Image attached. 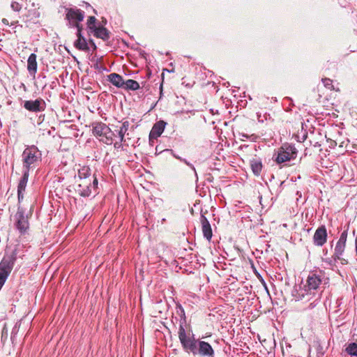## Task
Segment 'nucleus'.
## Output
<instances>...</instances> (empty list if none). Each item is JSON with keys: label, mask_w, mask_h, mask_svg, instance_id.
I'll return each mask as SVG.
<instances>
[{"label": "nucleus", "mask_w": 357, "mask_h": 357, "mask_svg": "<svg viewBox=\"0 0 357 357\" xmlns=\"http://www.w3.org/2000/svg\"><path fill=\"white\" fill-rule=\"evenodd\" d=\"M328 280L324 271L319 268L311 271L305 282L294 287L292 296L297 301H310L313 297L318 299L321 298L324 285Z\"/></svg>", "instance_id": "obj_1"}, {"label": "nucleus", "mask_w": 357, "mask_h": 357, "mask_svg": "<svg viewBox=\"0 0 357 357\" xmlns=\"http://www.w3.org/2000/svg\"><path fill=\"white\" fill-rule=\"evenodd\" d=\"M192 340L184 350L185 352L192 354L193 356L215 357V351L208 342L195 337Z\"/></svg>", "instance_id": "obj_2"}, {"label": "nucleus", "mask_w": 357, "mask_h": 357, "mask_svg": "<svg viewBox=\"0 0 357 357\" xmlns=\"http://www.w3.org/2000/svg\"><path fill=\"white\" fill-rule=\"evenodd\" d=\"M41 151L35 145L27 146L22 154L24 170L29 172L41 161Z\"/></svg>", "instance_id": "obj_3"}, {"label": "nucleus", "mask_w": 357, "mask_h": 357, "mask_svg": "<svg viewBox=\"0 0 357 357\" xmlns=\"http://www.w3.org/2000/svg\"><path fill=\"white\" fill-rule=\"evenodd\" d=\"M17 258V252L15 249L10 253H6L0 262V290L11 273Z\"/></svg>", "instance_id": "obj_4"}, {"label": "nucleus", "mask_w": 357, "mask_h": 357, "mask_svg": "<svg viewBox=\"0 0 357 357\" xmlns=\"http://www.w3.org/2000/svg\"><path fill=\"white\" fill-rule=\"evenodd\" d=\"M91 127L92 134L100 142L107 145L113 144L114 133L108 126L102 122L96 121L91 123Z\"/></svg>", "instance_id": "obj_5"}, {"label": "nucleus", "mask_w": 357, "mask_h": 357, "mask_svg": "<svg viewBox=\"0 0 357 357\" xmlns=\"http://www.w3.org/2000/svg\"><path fill=\"white\" fill-rule=\"evenodd\" d=\"M29 217L25 214V210L20 205L14 215V226L20 235H25L29 230Z\"/></svg>", "instance_id": "obj_6"}, {"label": "nucleus", "mask_w": 357, "mask_h": 357, "mask_svg": "<svg viewBox=\"0 0 357 357\" xmlns=\"http://www.w3.org/2000/svg\"><path fill=\"white\" fill-rule=\"evenodd\" d=\"M297 153L298 151L294 145L288 143L284 144L279 149L275 160L278 164L289 161L296 158Z\"/></svg>", "instance_id": "obj_7"}, {"label": "nucleus", "mask_w": 357, "mask_h": 357, "mask_svg": "<svg viewBox=\"0 0 357 357\" xmlns=\"http://www.w3.org/2000/svg\"><path fill=\"white\" fill-rule=\"evenodd\" d=\"M66 20L68 21L70 26L77 29L82 28L79 22L83 21L84 18V12L83 10L77 8H66Z\"/></svg>", "instance_id": "obj_8"}, {"label": "nucleus", "mask_w": 357, "mask_h": 357, "mask_svg": "<svg viewBox=\"0 0 357 357\" xmlns=\"http://www.w3.org/2000/svg\"><path fill=\"white\" fill-rule=\"evenodd\" d=\"M23 107L30 112L38 113L45 111L46 102L43 98H38L34 100H24L23 102Z\"/></svg>", "instance_id": "obj_9"}, {"label": "nucleus", "mask_w": 357, "mask_h": 357, "mask_svg": "<svg viewBox=\"0 0 357 357\" xmlns=\"http://www.w3.org/2000/svg\"><path fill=\"white\" fill-rule=\"evenodd\" d=\"M185 324L186 322L179 321V328L178 332V339L183 350L188 347L190 343L192 341V340L195 338L194 335H192V336L187 335L185 329Z\"/></svg>", "instance_id": "obj_10"}, {"label": "nucleus", "mask_w": 357, "mask_h": 357, "mask_svg": "<svg viewBox=\"0 0 357 357\" xmlns=\"http://www.w3.org/2000/svg\"><path fill=\"white\" fill-rule=\"evenodd\" d=\"M327 230L325 225L319 227L313 236L314 244L317 246H323L327 241Z\"/></svg>", "instance_id": "obj_11"}, {"label": "nucleus", "mask_w": 357, "mask_h": 357, "mask_svg": "<svg viewBox=\"0 0 357 357\" xmlns=\"http://www.w3.org/2000/svg\"><path fill=\"white\" fill-rule=\"evenodd\" d=\"M75 191L82 197H89L92 193L91 179L79 181Z\"/></svg>", "instance_id": "obj_12"}, {"label": "nucleus", "mask_w": 357, "mask_h": 357, "mask_svg": "<svg viewBox=\"0 0 357 357\" xmlns=\"http://www.w3.org/2000/svg\"><path fill=\"white\" fill-rule=\"evenodd\" d=\"M77 29V39L74 42V47L79 50L89 52V43H87L86 39L82 34V27Z\"/></svg>", "instance_id": "obj_13"}, {"label": "nucleus", "mask_w": 357, "mask_h": 357, "mask_svg": "<svg viewBox=\"0 0 357 357\" xmlns=\"http://www.w3.org/2000/svg\"><path fill=\"white\" fill-rule=\"evenodd\" d=\"M90 33H92L96 38H100L104 41H107L110 38V32L102 25H98L91 31Z\"/></svg>", "instance_id": "obj_14"}, {"label": "nucleus", "mask_w": 357, "mask_h": 357, "mask_svg": "<svg viewBox=\"0 0 357 357\" xmlns=\"http://www.w3.org/2000/svg\"><path fill=\"white\" fill-rule=\"evenodd\" d=\"M167 123L162 120L157 121L153 126L150 133L149 139H157L163 132Z\"/></svg>", "instance_id": "obj_15"}, {"label": "nucleus", "mask_w": 357, "mask_h": 357, "mask_svg": "<svg viewBox=\"0 0 357 357\" xmlns=\"http://www.w3.org/2000/svg\"><path fill=\"white\" fill-rule=\"evenodd\" d=\"M250 167L252 172L255 176H259L261 175L264 165L262 160L259 158H253L250 160Z\"/></svg>", "instance_id": "obj_16"}, {"label": "nucleus", "mask_w": 357, "mask_h": 357, "mask_svg": "<svg viewBox=\"0 0 357 357\" xmlns=\"http://www.w3.org/2000/svg\"><path fill=\"white\" fill-rule=\"evenodd\" d=\"M200 222L202 224V230L204 237L210 241L212 238L213 232L209 221L206 218V216L201 215Z\"/></svg>", "instance_id": "obj_17"}, {"label": "nucleus", "mask_w": 357, "mask_h": 357, "mask_svg": "<svg viewBox=\"0 0 357 357\" xmlns=\"http://www.w3.org/2000/svg\"><path fill=\"white\" fill-rule=\"evenodd\" d=\"M36 59V54L32 53L29 55L27 60V70L29 73L33 77H35V75L37 73L38 69V63Z\"/></svg>", "instance_id": "obj_18"}, {"label": "nucleus", "mask_w": 357, "mask_h": 357, "mask_svg": "<svg viewBox=\"0 0 357 357\" xmlns=\"http://www.w3.org/2000/svg\"><path fill=\"white\" fill-rule=\"evenodd\" d=\"M107 80L117 88L123 89L124 86V79L119 74L113 73L107 75Z\"/></svg>", "instance_id": "obj_19"}, {"label": "nucleus", "mask_w": 357, "mask_h": 357, "mask_svg": "<svg viewBox=\"0 0 357 357\" xmlns=\"http://www.w3.org/2000/svg\"><path fill=\"white\" fill-rule=\"evenodd\" d=\"M91 174V170L89 166H82L78 169L77 176L79 181L89 180Z\"/></svg>", "instance_id": "obj_20"}, {"label": "nucleus", "mask_w": 357, "mask_h": 357, "mask_svg": "<svg viewBox=\"0 0 357 357\" xmlns=\"http://www.w3.org/2000/svg\"><path fill=\"white\" fill-rule=\"evenodd\" d=\"M130 123L128 121H125L123 122L122 126L118 131V137L121 142H126L125 135H128V130L129 129Z\"/></svg>", "instance_id": "obj_21"}, {"label": "nucleus", "mask_w": 357, "mask_h": 357, "mask_svg": "<svg viewBox=\"0 0 357 357\" xmlns=\"http://www.w3.org/2000/svg\"><path fill=\"white\" fill-rule=\"evenodd\" d=\"M123 89L126 91H136L140 88L139 84L134 79H127L124 82Z\"/></svg>", "instance_id": "obj_22"}, {"label": "nucleus", "mask_w": 357, "mask_h": 357, "mask_svg": "<svg viewBox=\"0 0 357 357\" xmlns=\"http://www.w3.org/2000/svg\"><path fill=\"white\" fill-rule=\"evenodd\" d=\"M29 172H28V171L24 170L23 175L22 176V178H20V182L17 185V191L24 192L26 186V184L28 182V178H29Z\"/></svg>", "instance_id": "obj_23"}, {"label": "nucleus", "mask_w": 357, "mask_h": 357, "mask_svg": "<svg viewBox=\"0 0 357 357\" xmlns=\"http://www.w3.org/2000/svg\"><path fill=\"white\" fill-rule=\"evenodd\" d=\"M345 248H346V245L336 243V245L334 248L333 254L335 255L337 259H342V256L344 252Z\"/></svg>", "instance_id": "obj_24"}, {"label": "nucleus", "mask_w": 357, "mask_h": 357, "mask_svg": "<svg viewBox=\"0 0 357 357\" xmlns=\"http://www.w3.org/2000/svg\"><path fill=\"white\" fill-rule=\"evenodd\" d=\"M338 260L341 259H337L334 254L331 257L322 259V261L331 268L336 266V263Z\"/></svg>", "instance_id": "obj_25"}, {"label": "nucleus", "mask_w": 357, "mask_h": 357, "mask_svg": "<svg viewBox=\"0 0 357 357\" xmlns=\"http://www.w3.org/2000/svg\"><path fill=\"white\" fill-rule=\"evenodd\" d=\"M345 351L350 356H357V343H349L346 347Z\"/></svg>", "instance_id": "obj_26"}, {"label": "nucleus", "mask_w": 357, "mask_h": 357, "mask_svg": "<svg viewBox=\"0 0 357 357\" xmlns=\"http://www.w3.org/2000/svg\"><path fill=\"white\" fill-rule=\"evenodd\" d=\"M176 310L177 314L180 317V322H186V316L185 310L180 303H177L176 305Z\"/></svg>", "instance_id": "obj_27"}, {"label": "nucleus", "mask_w": 357, "mask_h": 357, "mask_svg": "<svg viewBox=\"0 0 357 357\" xmlns=\"http://www.w3.org/2000/svg\"><path fill=\"white\" fill-rule=\"evenodd\" d=\"M91 190L92 192L97 195L98 194V181L95 174H93V176L91 178Z\"/></svg>", "instance_id": "obj_28"}, {"label": "nucleus", "mask_w": 357, "mask_h": 357, "mask_svg": "<svg viewBox=\"0 0 357 357\" xmlns=\"http://www.w3.org/2000/svg\"><path fill=\"white\" fill-rule=\"evenodd\" d=\"M96 18L94 16H90L87 20V28L89 32L97 26Z\"/></svg>", "instance_id": "obj_29"}, {"label": "nucleus", "mask_w": 357, "mask_h": 357, "mask_svg": "<svg viewBox=\"0 0 357 357\" xmlns=\"http://www.w3.org/2000/svg\"><path fill=\"white\" fill-rule=\"evenodd\" d=\"M321 82L324 86L328 89H333V80L330 78H322Z\"/></svg>", "instance_id": "obj_30"}, {"label": "nucleus", "mask_w": 357, "mask_h": 357, "mask_svg": "<svg viewBox=\"0 0 357 357\" xmlns=\"http://www.w3.org/2000/svg\"><path fill=\"white\" fill-rule=\"evenodd\" d=\"M347 236L348 235L347 234V231H343L341 233L340 236L338 241H337V243L346 245L347 240Z\"/></svg>", "instance_id": "obj_31"}, {"label": "nucleus", "mask_w": 357, "mask_h": 357, "mask_svg": "<svg viewBox=\"0 0 357 357\" xmlns=\"http://www.w3.org/2000/svg\"><path fill=\"white\" fill-rule=\"evenodd\" d=\"M320 299H321V298H319L318 299H317L316 297H313V298L312 299V301L309 304L307 309H310V310L313 309L319 303Z\"/></svg>", "instance_id": "obj_32"}, {"label": "nucleus", "mask_w": 357, "mask_h": 357, "mask_svg": "<svg viewBox=\"0 0 357 357\" xmlns=\"http://www.w3.org/2000/svg\"><path fill=\"white\" fill-rule=\"evenodd\" d=\"M11 8L16 12H19L22 9V6L17 1H13L10 5Z\"/></svg>", "instance_id": "obj_33"}, {"label": "nucleus", "mask_w": 357, "mask_h": 357, "mask_svg": "<svg viewBox=\"0 0 357 357\" xmlns=\"http://www.w3.org/2000/svg\"><path fill=\"white\" fill-rule=\"evenodd\" d=\"M241 135L244 138L250 139L252 141H255L257 139V136L255 135H248L245 133H241Z\"/></svg>", "instance_id": "obj_34"}, {"label": "nucleus", "mask_w": 357, "mask_h": 357, "mask_svg": "<svg viewBox=\"0 0 357 357\" xmlns=\"http://www.w3.org/2000/svg\"><path fill=\"white\" fill-rule=\"evenodd\" d=\"M123 142H121V139H119V142H116L114 143V147L116 149H120L122 148V143Z\"/></svg>", "instance_id": "obj_35"}, {"label": "nucleus", "mask_w": 357, "mask_h": 357, "mask_svg": "<svg viewBox=\"0 0 357 357\" xmlns=\"http://www.w3.org/2000/svg\"><path fill=\"white\" fill-rule=\"evenodd\" d=\"M18 203L20 204L24 199V192L17 191Z\"/></svg>", "instance_id": "obj_36"}, {"label": "nucleus", "mask_w": 357, "mask_h": 357, "mask_svg": "<svg viewBox=\"0 0 357 357\" xmlns=\"http://www.w3.org/2000/svg\"><path fill=\"white\" fill-rule=\"evenodd\" d=\"M182 162H183L185 164H186L188 166H189L190 168H192L195 172V167L190 163L188 161H187L186 159L183 158L182 160Z\"/></svg>", "instance_id": "obj_37"}, {"label": "nucleus", "mask_w": 357, "mask_h": 357, "mask_svg": "<svg viewBox=\"0 0 357 357\" xmlns=\"http://www.w3.org/2000/svg\"><path fill=\"white\" fill-rule=\"evenodd\" d=\"M89 44L91 45L92 48L93 50H96L97 47L94 43V41L93 40H89Z\"/></svg>", "instance_id": "obj_38"}, {"label": "nucleus", "mask_w": 357, "mask_h": 357, "mask_svg": "<svg viewBox=\"0 0 357 357\" xmlns=\"http://www.w3.org/2000/svg\"><path fill=\"white\" fill-rule=\"evenodd\" d=\"M94 68L99 70L102 69V66L98 63L94 65Z\"/></svg>", "instance_id": "obj_39"}, {"label": "nucleus", "mask_w": 357, "mask_h": 357, "mask_svg": "<svg viewBox=\"0 0 357 357\" xmlns=\"http://www.w3.org/2000/svg\"><path fill=\"white\" fill-rule=\"evenodd\" d=\"M349 229V223L347 224L345 226H344V231H347V234L348 235V231Z\"/></svg>", "instance_id": "obj_40"}, {"label": "nucleus", "mask_w": 357, "mask_h": 357, "mask_svg": "<svg viewBox=\"0 0 357 357\" xmlns=\"http://www.w3.org/2000/svg\"><path fill=\"white\" fill-rule=\"evenodd\" d=\"M2 22H3V24H6V25H9V22H8V20L7 19H6V18H3V19L2 20Z\"/></svg>", "instance_id": "obj_41"}, {"label": "nucleus", "mask_w": 357, "mask_h": 357, "mask_svg": "<svg viewBox=\"0 0 357 357\" xmlns=\"http://www.w3.org/2000/svg\"><path fill=\"white\" fill-rule=\"evenodd\" d=\"M173 156H174L175 158H176V159H178V160H181V161H182V160L183 159V158H181L180 156L177 155H176V154H174V153L173 154Z\"/></svg>", "instance_id": "obj_42"}, {"label": "nucleus", "mask_w": 357, "mask_h": 357, "mask_svg": "<svg viewBox=\"0 0 357 357\" xmlns=\"http://www.w3.org/2000/svg\"><path fill=\"white\" fill-rule=\"evenodd\" d=\"M340 261H341V263H342V264H348V261H347V260H346V259H343V258H342V259H341V260H340Z\"/></svg>", "instance_id": "obj_43"}, {"label": "nucleus", "mask_w": 357, "mask_h": 357, "mask_svg": "<svg viewBox=\"0 0 357 357\" xmlns=\"http://www.w3.org/2000/svg\"><path fill=\"white\" fill-rule=\"evenodd\" d=\"M207 180L209 181V182H212L213 181V177L210 176L209 178H207Z\"/></svg>", "instance_id": "obj_44"}, {"label": "nucleus", "mask_w": 357, "mask_h": 357, "mask_svg": "<svg viewBox=\"0 0 357 357\" xmlns=\"http://www.w3.org/2000/svg\"><path fill=\"white\" fill-rule=\"evenodd\" d=\"M17 22H18L17 21H16V22H12V23H11V24H10V25H11V26L15 25V24H17Z\"/></svg>", "instance_id": "obj_45"}, {"label": "nucleus", "mask_w": 357, "mask_h": 357, "mask_svg": "<svg viewBox=\"0 0 357 357\" xmlns=\"http://www.w3.org/2000/svg\"><path fill=\"white\" fill-rule=\"evenodd\" d=\"M306 137H307V136H306V135H305V136L303 137V140H305V139H306Z\"/></svg>", "instance_id": "obj_46"}]
</instances>
